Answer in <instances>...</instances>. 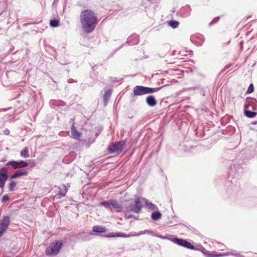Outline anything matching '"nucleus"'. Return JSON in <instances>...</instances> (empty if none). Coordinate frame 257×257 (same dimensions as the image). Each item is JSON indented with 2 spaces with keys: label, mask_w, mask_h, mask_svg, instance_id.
<instances>
[{
  "label": "nucleus",
  "mask_w": 257,
  "mask_h": 257,
  "mask_svg": "<svg viewBox=\"0 0 257 257\" xmlns=\"http://www.w3.org/2000/svg\"><path fill=\"white\" fill-rule=\"evenodd\" d=\"M8 178V173L7 169L3 167L0 169V188L4 189L5 183Z\"/></svg>",
  "instance_id": "nucleus-9"
},
{
  "label": "nucleus",
  "mask_w": 257,
  "mask_h": 257,
  "mask_svg": "<svg viewBox=\"0 0 257 257\" xmlns=\"http://www.w3.org/2000/svg\"><path fill=\"white\" fill-rule=\"evenodd\" d=\"M17 186V182L12 181L9 184L8 188L10 191H13Z\"/></svg>",
  "instance_id": "nucleus-28"
},
{
  "label": "nucleus",
  "mask_w": 257,
  "mask_h": 257,
  "mask_svg": "<svg viewBox=\"0 0 257 257\" xmlns=\"http://www.w3.org/2000/svg\"><path fill=\"white\" fill-rule=\"evenodd\" d=\"M62 246V242L61 241H56L52 243L46 250V253L49 256H53L56 255L60 251Z\"/></svg>",
  "instance_id": "nucleus-4"
},
{
  "label": "nucleus",
  "mask_w": 257,
  "mask_h": 257,
  "mask_svg": "<svg viewBox=\"0 0 257 257\" xmlns=\"http://www.w3.org/2000/svg\"><path fill=\"white\" fill-rule=\"evenodd\" d=\"M231 254H232V251H227L226 252L216 254V257H222V256H228V255H231Z\"/></svg>",
  "instance_id": "nucleus-30"
},
{
  "label": "nucleus",
  "mask_w": 257,
  "mask_h": 257,
  "mask_svg": "<svg viewBox=\"0 0 257 257\" xmlns=\"http://www.w3.org/2000/svg\"><path fill=\"white\" fill-rule=\"evenodd\" d=\"M106 228L105 226L96 225L92 227V231L96 233H103L105 232Z\"/></svg>",
  "instance_id": "nucleus-20"
},
{
  "label": "nucleus",
  "mask_w": 257,
  "mask_h": 257,
  "mask_svg": "<svg viewBox=\"0 0 257 257\" xmlns=\"http://www.w3.org/2000/svg\"><path fill=\"white\" fill-rule=\"evenodd\" d=\"M169 25L171 27L175 29L178 27V26L179 25V22L177 21L171 20L169 22Z\"/></svg>",
  "instance_id": "nucleus-26"
},
{
  "label": "nucleus",
  "mask_w": 257,
  "mask_h": 257,
  "mask_svg": "<svg viewBox=\"0 0 257 257\" xmlns=\"http://www.w3.org/2000/svg\"><path fill=\"white\" fill-rule=\"evenodd\" d=\"M219 17H217L213 19V20L210 22V25H211L217 23L219 21Z\"/></svg>",
  "instance_id": "nucleus-34"
},
{
  "label": "nucleus",
  "mask_w": 257,
  "mask_h": 257,
  "mask_svg": "<svg viewBox=\"0 0 257 257\" xmlns=\"http://www.w3.org/2000/svg\"><path fill=\"white\" fill-rule=\"evenodd\" d=\"M132 208V203L130 204L128 206L124 207V210L126 212H131V208Z\"/></svg>",
  "instance_id": "nucleus-33"
},
{
  "label": "nucleus",
  "mask_w": 257,
  "mask_h": 257,
  "mask_svg": "<svg viewBox=\"0 0 257 257\" xmlns=\"http://www.w3.org/2000/svg\"><path fill=\"white\" fill-rule=\"evenodd\" d=\"M10 199V197L7 194H6L5 195H4L3 197H2V202H5L8 200H9Z\"/></svg>",
  "instance_id": "nucleus-32"
},
{
  "label": "nucleus",
  "mask_w": 257,
  "mask_h": 257,
  "mask_svg": "<svg viewBox=\"0 0 257 257\" xmlns=\"http://www.w3.org/2000/svg\"><path fill=\"white\" fill-rule=\"evenodd\" d=\"M139 36L137 34H133L130 36L127 40V43L130 45H135L139 43Z\"/></svg>",
  "instance_id": "nucleus-13"
},
{
  "label": "nucleus",
  "mask_w": 257,
  "mask_h": 257,
  "mask_svg": "<svg viewBox=\"0 0 257 257\" xmlns=\"http://www.w3.org/2000/svg\"><path fill=\"white\" fill-rule=\"evenodd\" d=\"M145 204L149 209L152 210L158 209V207L156 205L153 204L151 202H149L147 199H145Z\"/></svg>",
  "instance_id": "nucleus-24"
},
{
  "label": "nucleus",
  "mask_w": 257,
  "mask_h": 257,
  "mask_svg": "<svg viewBox=\"0 0 257 257\" xmlns=\"http://www.w3.org/2000/svg\"><path fill=\"white\" fill-rule=\"evenodd\" d=\"M59 22L58 20L52 19L50 20V25L53 27H56L58 26Z\"/></svg>",
  "instance_id": "nucleus-29"
},
{
  "label": "nucleus",
  "mask_w": 257,
  "mask_h": 257,
  "mask_svg": "<svg viewBox=\"0 0 257 257\" xmlns=\"http://www.w3.org/2000/svg\"><path fill=\"white\" fill-rule=\"evenodd\" d=\"M1 30V28L0 27V30Z\"/></svg>",
  "instance_id": "nucleus-41"
},
{
  "label": "nucleus",
  "mask_w": 257,
  "mask_h": 257,
  "mask_svg": "<svg viewBox=\"0 0 257 257\" xmlns=\"http://www.w3.org/2000/svg\"><path fill=\"white\" fill-rule=\"evenodd\" d=\"M158 236L159 237L161 238H164V237H162L161 235H158Z\"/></svg>",
  "instance_id": "nucleus-40"
},
{
  "label": "nucleus",
  "mask_w": 257,
  "mask_h": 257,
  "mask_svg": "<svg viewBox=\"0 0 257 257\" xmlns=\"http://www.w3.org/2000/svg\"><path fill=\"white\" fill-rule=\"evenodd\" d=\"M76 81L73 80V79L72 78H69L68 80V82L69 83H73V82H75Z\"/></svg>",
  "instance_id": "nucleus-39"
},
{
  "label": "nucleus",
  "mask_w": 257,
  "mask_h": 257,
  "mask_svg": "<svg viewBox=\"0 0 257 257\" xmlns=\"http://www.w3.org/2000/svg\"><path fill=\"white\" fill-rule=\"evenodd\" d=\"M4 134L6 135H9L10 133L9 130L6 128L4 131Z\"/></svg>",
  "instance_id": "nucleus-37"
},
{
  "label": "nucleus",
  "mask_w": 257,
  "mask_h": 257,
  "mask_svg": "<svg viewBox=\"0 0 257 257\" xmlns=\"http://www.w3.org/2000/svg\"><path fill=\"white\" fill-rule=\"evenodd\" d=\"M21 156L24 158H28L29 156V150L27 148H25L21 152Z\"/></svg>",
  "instance_id": "nucleus-27"
},
{
  "label": "nucleus",
  "mask_w": 257,
  "mask_h": 257,
  "mask_svg": "<svg viewBox=\"0 0 257 257\" xmlns=\"http://www.w3.org/2000/svg\"><path fill=\"white\" fill-rule=\"evenodd\" d=\"M27 174H28V171H26V170H18L16 172H15V173L13 174L11 176V179H15V178H18L20 176H25Z\"/></svg>",
  "instance_id": "nucleus-19"
},
{
  "label": "nucleus",
  "mask_w": 257,
  "mask_h": 257,
  "mask_svg": "<svg viewBox=\"0 0 257 257\" xmlns=\"http://www.w3.org/2000/svg\"><path fill=\"white\" fill-rule=\"evenodd\" d=\"M125 142L124 141H120L116 143H113L108 147V150L110 153H121L125 146Z\"/></svg>",
  "instance_id": "nucleus-5"
},
{
  "label": "nucleus",
  "mask_w": 257,
  "mask_h": 257,
  "mask_svg": "<svg viewBox=\"0 0 257 257\" xmlns=\"http://www.w3.org/2000/svg\"><path fill=\"white\" fill-rule=\"evenodd\" d=\"M112 90L111 89H108L105 91V93L103 96V103L104 106H106L108 102L109 99L111 95Z\"/></svg>",
  "instance_id": "nucleus-17"
},
{
  "label": "nucleus",
  "mask_w": 257,
  "mask_h": 257,
  "mask_svg": "<svg viewBox=\"0 0 257 257\" xmlns=\"http://www.w3.org/2000/svg\"><path fill=\"white\" fill-rule=\"evenodd\" d=\"M162 214L159 211H155L151 214V218L154 220H158L161 218Z\"/></svg>",
  "instance_id": "nucleus-23"
},
{
  "label": "nucleus",
  "mask_w": 257,
  "mask_h": 257,
  "mask_svg": "<svg viewBox=\"0 0 257 257\" xmlns=\"http://www.w3.org/2000/svg\"><path fill=\"white\" fill-rule=\"evenodd\" d=\"M132 218H134V216L133 215H129L125 216V218L127 219H131Z\"/></svg>",
  "instance_id": "nucleus-38"
},
{
  "label": "nucleus",
  "mask_w": 257,
  "mask_h": 257,
  "mask_svg": "<svg viewBox=\"0 0 257 257\" xmlns=\"http://www.w3.org/2000/svg\"><path fill=\"white\" fill-rule=\"evenodd\" d=\"M28 164L24 161H9L7 163V166H11L14 169H17L20 168H25L27 167Z\"/></svg>",
  "instance_id": "nucleus-8"
},
{
  "label": "nucleus",
  "mask_w": 257,
  "mask_h": 257,
  "mask_svg": "<svg viewBox=\"0 0 257 257\" xmlns=\"http://www.w3.org/2000/svg\"><path fill=\"white\" fill-rule=\"evenodd\" d=\"M244 105H246L247 108H249L252 111L257 110V100L254 98L247 97Z\"/></svg>",
  "instance_id": "nucleus-10"
},
{
  "label": "nucleus",
  "mask_w": 257,
  "mask_h": 257,
  "mask_svg": "<svg viewBox=\"0 0 257 257\" xmlns=\"http://www.w3.org/2000/svg\"><path fill=\"white\" fill-rule=\"evenodd\" d=\"M142 234H144L143 233V231H140L138 234H134L132 235H126L124 233L121 232H110L107 235H104V236L105 237H127L131 236H139Z\"/></svg>",
  "instance_id": "nucleus-11"
},
{
  "label": "nucleus",
  "mask_w": 257,
  "mask_h": 257,
  "mask_svg": "<svg viewBox=\"0 0 257 257\" xmlns=\"http://www.w3.org/2000/svg\"><path fill=\"white\" fill-rule=\"evenodd\" d=\"M146 102L148 104V105L150 107H154L157 103V101L153 95L148 96L146 98Z\"/></svg>",
  "instance_id": "nucleus-16"
},
{
  "label": "nucleus",
  "mask_w": 257,
  "mask_h": 257,
  "mask_svg": "<svg viewBox=\"0 0 257 257\" xmlns=\"http://www.w3.org/2000/svg\"><path fill=\"white\" fill-rule=\"evenodd\" d=\"M99 206H104L107 209L114 208L118 212L121 211L122 209V205L118 203L115 199H109L101 202L100 203Z\"/></svg>",
  "instance_id": "nucleus-3"
},
{
  "label": "nucleus",
  "mask_w": 257,
  "mask_h": 257,
  "mask_svg": "<svg viewBox=\"0 0 257 257\" xmlns=\"http://www.w3.org/2000/svg\"><path fill=\"white\" fill-rule=\"evenodd\" d=\"M238 170H236L235 165H233V166H231L229 171V175L231 176H234L236 174V172H238Z\"/></svg>",
  "instance_id": "nucleus-25"
},
{
  "label": "nucleus",
  "mask_w": 257,
  "mask_h": 257,
  "mask_svg": "<svg viewBox=\"0 0 257 257\" xmlns=\"http://www.w3.org/2000/svg\"><path fill=\"white\" fill-rule=\"evenodd\" d=\"M163 86L160 87L151 88L141 85L136 86L133 90L135 96L143 95L146 94H151L158 91Z\"/></svg>",
  "instance_id": "nucleus-2"
},
{
  "label": "nucleus",
  "mask_w": 257,
  "mask_h": 257,
  "mask_svg": "<svg viewBox=\"0 0 257 257\" xmlns=\"http://www.w3.org/2000/svg\"><path fill=\"white\" fill-rule=\"evenodd\" d=\"M249 108H247L246 105H244V113L247 117L253 118L255 117L257 113L255 111H251Z\"/></svg>",
  "instance_id": "nucleus-15"
},
{
  "label": "nucleus",
  "mask_w": 257,
  "mask_h": 257,
  "mask_svg": "<svg viewBox=\"0 0 257 257\" xmlns=\"http://www.w3.org/2000/svg\"><path fill=\"white\" fill-rule=\"evenodd\" d=\"M200 251L205 255L206 257H216V254L210 253L208 250L206 249L203 246L201 247Z\"/></svg>",
  "instance_id": "nucleus-22"
},
{
  "label": "nucleus",
  "mask_w": 257,
  "mask_h": 257,
  "mask_svg": "<svg viewBox=\"0 0 257 257\" xmlns=\"http://www.w3.org/2000/svg\"><path fill=\"white\" fill-rule=\"evenodd\" d=\"M254 90V87H253V84H250L249 85V86H248V89L246 91V94H249V93H252Z\"/></svg>",
  "instance_id": "nucleus-31"
},
{
  "label": "nucleus",
  "mask_w": 257,
  "mask_h": 257,
  "mask_svg": "<svg viewBox=\"0 0 257 257\" xmlns=\"http://www.w3.org/2000/svg\"><path fill=\"white\" fill-rule=\"evenodd\" d=\"M11 222L9 216H3L0 220V237H2L7 230Z\"/></svg>",
  "instance_id": "nucleus-6"
},
{
  "label": "nucleus",
  "mask_w": 257,
  "mask_h": 257,
  "mask_svg": "<svg viewBox=\"0 0 257 257\" xmlns=\"http://www.w3.org/2000/svg\"><path fill=\"white\" fill-rule=\"evenodd\" d=\"M191 9L189 6H185L180 9V14L183 17H187L190 15Z\"/></svg>",
  "instance_id": "nucleus-14"
},
{
  "label": "nucleus",
  "mask_w": 257,
  "mask_h": 257,
  "mask_svg": "<svg viewBox=\"0 0 257 257\" xmlns=\"http://www.w3.org/2000/svg\"><path fill=\"white\" fill-rule=\"evenodd\" d=\"M143 233H144V234H150L154 235V232L150 230H145L144 231H143Z\"/></svg>",
  "instance_id": "nucleus-36"
},
{
  "label": "nucleus",
  "mask_w": 257,
  "mask_h": 257,
  "mask_svg": "<svg viewBox=\"0 0 257 257\" xmlns=\"http://www.w3.org/2000/svg\"><path fill=\"white\" fill-rule=\"evenodd\" d=\"M80 21L82 30L87 34L91 33L98 23L96 15L90 10H84L81 12Z\"/></svg>",
  "instance_id": "nucleus-1"
},
{
  "label": "nucleus",
  "mask_w": 257,
  "mask_h": 257,
  "mask_svg": "<svg viewBox=\"0 0 257 257\" xmlns=\"http://www.w3.org/2000/svg\"><path fill=\"white\" fill-rule=\"evenodd\" d=\"M231 255H233V256H234L236 257H244L241 254H240L239 253H237V252H232V254H231Z\"/></svg>",
  "instance_id": "nucleus-35"
},
{
  "label": "nucleus",
  "mask_w": 257,
  "mask_h": 257,
  "mask_svg": "<svg viewBox=\"0 0 257 257\" xmlns=\"http://www.w3.org/2000/svg\"><path fill=\"white\" fill-rule=\"evenodd\" d=\"M142 207L140 199L138 198L136 199L135 204H132V208L130 209L131 212L139 213L141 212Z\"/></svg>",
  "instance_id": "nucleus-12"
},
{
  "label": "nucleus",
  "mask_w": 257,
  "mask_h": 257,
  "mask_svg": "<svg viewBox=\"0 0 257 257\" xmlns=\"http://www.w3.org/2000/svg\"><path fill=\"white\" fill-rule=\"evenodd\" d=\"M62 186L64 189L59 188V193L57 195H56V196L58 198H60L62 197L65 196V194L68 191V189L65 185H63Z\"/></svg>",
  "instance_id": "nucleus-21"
},
{
  "label": "nucleus",
  "mask_w": 257,
  "mask_h": 257,
  "mask_svg": "<svg viewBox=\"0 0 257 257\" xmlns=\"http://www.w3.org/2000/svg\"><path fill=\"white\" fill-rule=\"evenodd\" d=\"M80 136L81 133L76 130L73 123L71 128V137L73 139H78Z\"/></svg>",
  "instance_id": "nucleus-18"
},
{
  "label": "nucleus",
  "mask_w": 257,
  "mask_h": 257,
  "mask_svg": "<svg viewBox=\"0 0 257 257\" xmlns=\"http://www.w3.org/2000/svg\"><path fill=\"white\" fill-rule=\"evenodd\" d=\"M171 241L174 243L186 247L187 248L195 249V247L192 245L190 242L187 241L186 240L178 238H173L171 239Z\"/></svg>",
  "instance_id": "nucleus-7"
}]
</instances>
